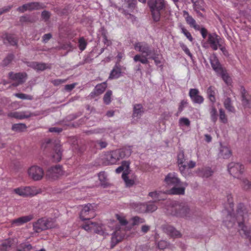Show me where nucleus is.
<instances>
[{"instance_id": "nucleus-55", "label": "nucleus", "mask_w": 251, "mask_h": 251, "mask_svg": "<svg viewBox=\"0 0 251 251\" xmlns=\"http://www.w3.org/2000/svg\"><path fill=\"white\" fill-rule=\"evenodd\" d=\"M132 224L134 225L139 224V223H143L144 222V220L138 217H134L132 218Z\"/></svg>"}, {"instance_id": "nucleus-26", "label": "nucleus", "mask_w": 251, "mask_h": 251, "mask_svg": "<svg viewBox=\"0 0 251 251\" xmlns=\"http://www.w3.org/2000/svg\"><path fill=\"white\" fill-rule=\"evenodd\" d=\"M33 228L36 232H39L41 231L47 229V226L45 224V218L39 219L33 224Z\"/></svg>"}, {"instance_id": "nucleus-4", "label": "nucleus", "mask_w": 251, "mask_h": 251, "mask_svg": "<svg viewBox=\"0 0 251 251\" xmlns=\"http://www.w3.org/2000/svg\"><path fill=\"white\" fill-rule=\"evenodd\" d=\"M148 4L153 21L156 22L159 21L161 17L160 11L166 9L167 3L165 0H149Z\"/></svg>"}, {"instance_id": "nucleus-5", "label": "nucleus", "mask_w": 251, "mask_h": 251, "mask_svg": "<svg viewBox=\"0 0 251 251\" xmlns=\"http://www.w3.org/2000/svg\"><path fill=\"white\" fill-rule=\"evenodd\" d=\"M167 211L168 214L181 218L187 217L190 213V210L187 205L176 202L168 207Z\"/></svg>"}, {"instance_id": "nucleus-21", "label": "nucleus", "mask_w": 251, "mask_h": 251, "mask_svg": "<svg viewBox=\"0 0 251 251\" xmlns=\"http://www.w3.org/2000/svg\"><path fill=\"white\" fill-rule=\"evenodd\" d=\"M163 230L167 234L173 238H178L181 235L179 231L170 225L164 226L163 227Z\"/></svg>"}, {"instance_id": "nucleus-54", "label": "nucleus", "mask_w": 251, "mask_h": 251, "mask_svg": "<svg viewBox=\"0 0 251 251\" xmlns=\"http://www.w3.org/2000/svg\"><path fill=\"white\" fill-rule=\"evenodd\" d=\"M179 45L181 49L185 52V53L190 57H192V54L190 51L189 49L187 48L183 43H179Z\"/></svg>"}, {"instance_id": "nucleus-7", "label": "nucleus", "mask_w": 251, "mask_h": 251, "mask_svg": "<svg viewBox=\"0 0 251 251\" xmlns=\"http://www.w3.org/2000/svg\"><path fill=\"white\" fill-rule=\"evenodd\" d=\"M116 225V222L113 220L111 221L109 223V226L114 230V231L112 234L111 248H113L116 245L121 241L125 237L126 234L125 230L122 229L119 226Z\"/></svg>"}, {"instance_id": "nucleus-32", "label": "nucleus", "mask_w": 251, "mask_h": 251, "mask_svg": "<svg viewBox=\"0 0 251 251\" xmlns=\"http://www.w3.org/2000/svg\"><path fill=\"white\" fill-rule=\"evenodd\" d=\"M225 108L229 112L235 113V110L234 106L232 105L231 99L227 97L223 101Z\"/></svg>"}, {"instance_id": "nucleus-57", "label": "nucleus", "mask_w": 251, "mask_h": 251, "mask_svg": "<svg viewBox=\"0 0 251 251\" xmlns=\"http://www.w3.org/2000/svg\"><path fill=\"white\" fill-rule=\"evenodd\" d=\"M193 6H194V8L195 9V10L196 11L197 13L198 14V16H200V17H202L203 16L202 14L200 12V10H204V7H201L199 8V7H198L197 6V4L196 2H194Z\"/></svg>"}, {"instance_id": "nucleus-64", "label": "nucleus", "mask_w": 251, "mask_h": 251, "mask_svg": "<svg viewBox=\"0 0 251 251\" xmlns=\"http://www.w3.org/2000/svg\"><path fill=\"white\" fill-rule=\"evenodd\" d=\"M218 48H219L221 50L225 55H226L227 53V51L226 50V48L225 46L223 45V41L220 44Z\"/></svg>"}, {"instance_id": "nucleus-23", "label": "nucleus", "mask_w": 251, "mask_h": 251, "mask_svg": "<svg viewBox=\"0 0 251 251\" xmlns=\"http://www.w3.org/2000/svg\"><path fill=\"white\" fill-rule=\"evenodd\" d=\"M210 62L213 69L216 73L217 75L225 69L222 67L217 57L216 56L213 55L211 56L210 58Z\"/></svg>"}, {"instance_id": "nucleus-34", "label": "nucleus", "mask_w": 251, "mask_h": 251, "mask_svg": "<svg viewBox=\"0 0 251 251\" xmlns=\"http://www.w3.org/2000/svg\"><path fill=\"white\" fill-rule=\"evenodd\" d=\"M166 193L162 192H152L149 193V196L154 199L155 201L164 200L165 198Z\"/></svg>"}, {"instance_id": "nucleus-28", "label": "nucleus", "mask_w": 251, "mask_h": 251, "mask_svg": "<svg viewBox=\"0 0 251 251\" xmlns=\"http://www.w3.org/2000/svg\"><path fill=\"white\" fill-rule=\"evenodd\" d=\"M232 155V152L230 149L226 146H221L219 155L223 158H229Z\"/></svg>"}, {"instance_id": "nucleus-38", "label": "nucleus", "mask_w": 251, "mask_h": 251, "mask_svg": "<svg viewBox=\"0 0 251 251\" xmlns=\"http://www.w3.org/2000/svg\"><path fill=\"white\" fill-rule=\"evenodd\" d=\"M185 192L184 187L176 188L175 186L168 191V193L172 195H183Z\"/></svg>"}, {"instance_id": "nucleus-12", "label": "nucleus", "mask_w": 251, "mask_h": 251, "mask_svg": "<svg viewBox=\"0 0 251 251\" xmlns=\"http://www.w3.org/2000/svg\"><path fill=\"white\" fill-rule=\"evenodd\" d=\"M18 243V240L16 238L0 241V251H7L11 248H15Z\"/></svg>"}, {"instance_id": "nucleus-20", "label": "nucleus", "mask_w": 251, "mask_h": 251, "mask_svg": "<svg viewBox=\"0 0 251 251\" xmlns=\"http://www.w3.org/2000/svg\"><path fill=\"white\" fill-rule=\"evenodd\" d=\"M185 159L183 151H180L177 155V163L179 170L183 176H186L185 171L187 169V166L185 163Z\"/></svg>"}, {"instance_id": "nucleus-27", "label": "nucleus", "mask_w": 251, "mask_h": 251, "mask_svg": "<svg viewBox=\"0 0 251 251\" xmlns=\"http://www.w3.org/2000/svg\"><path fill=\"white\" fill-rule=\"evenodd\" d=\"M62 151L61 146L57 145L54 149V152L52 155L53 161L54 162H59L62 158Z\"/></svg>"}, {"instance_id": "nucleus-50", "label": "nucleus", "mask_w": 251, "mask_h": 251, "mask_svg": "<svg viewBox=\"0 0 251 251\" xmlns=\"http://www.w3.org/2000/svg\"><path fill=\"white\" fill-rule=\"evenodd\" d=\"M28 10L31 11L35 9H38L41 8V5L38 2H30L27 3Z\"/></svg>"}, {"instance_id": "nucleus-53", "label": "nucleus", "mask_w": 251, "mask_h": 251, "mask_svg": "<svg viewBox=\"0 0 251 251\" xmlns=\"http://www.w3.org/2000/svg\"><path fill=\"white\" fill-rule=\"evenodd\" d=\"M87 43L84 38H80L78 41V46L79 49L82 51L86 48Z\"/></svg>"}, {"instance_id": "nucleus-51", "label": "nucleus", "mask_w": 251, "mask_h": 251, "mask_svg": "<svg viewBox=\"0 0 251 251\" xmlns=\"http://www.w3.org/2000/svg\"><path fill=\"white\" fill-rule=\"evenodd\" d=\"M116 217L122 226H125L127 224V221L123 215L117 214L116 215Z\"/></svg>"}, {"instance_id": "nucleus-6", "label": "nucleus", "mask_w": 251, "mask_h": 251, "mask_svg": "<svg viewBox=\"0 0 251 251\" xmlns=\"http://www.w3.org/2000/svg\"><path fill=\"white\" fill-rule=\"evenodd\" d=\"M13 192L23 197H32L41 194L42 190L34 186H21L13 189Z\"/></svg>"}, {"instance_id": "nucleus-29", "label": "nucleus", "mask_w": 251, "mask_h": 251, "mask_svg": "<svg viewBox=\"0 0 251 251\" xmlns=\"http://www.w3.org/2000/svg\"><path fill=\"white\" fill-rule=\"evenodd\" d=\"M30 66L37 71H44L46 69L50 68V66L44 63H39L37 62H32Z\"/></svg>"}, {"instance_id": "nucleus-17", "label": "nucleus", "mask_w": 251, "mask_h": 251, "mask_svg": "<svg viewBox=\"0 0 251 251\" xmlns=\"http://www.w3.org/2000/svg\"><path fill=\"white\" fill-rule=\"evenodd\" d=\"M189 96L194 103L201 104L204 101V98L200 95V91L198 89H190L189 90Z\"/></svg>"}, {"instance_id": "nucleus-59", "label": "nucleus", "mask_w": 251, "mask_h": 251, "mask_svg": "<svg viewBox=\"0 0 251 251\" xmlns=\"http://www.w3.org/2000/svg\"><path fill=\"white\" fill-rule=\"evenodd\" d=\"M188 102L186 100H182L180 102L179 107H178V111L181 112L183 110L185 106L187 104Z\"/></svg>"}, {"instance_id": "nucleus-63", "label": "nucleus", "mask_w": 251, "mask_h": 251, "mask_svg": "<svg viewBox=\"0 0 251 251\" xmlns=\"http://www.w3.org/2000/svg\"><path fill=\"white\" fill-rule=\"evenodd\" d=\"M76 85V83H74L71 84H67L65 86V89L67 91H70L72 90L75 86Z\"/></svg>"}, {"instance_id": "nucleus-40", "label": "nucleus", "mask_w": 251, "mask_h": 251, "mask_svg": "<svg viewBox=\"0 0 251 251\" xmlns=\"http://www.w3.org/2000/svg\"><path fill=\"white\" fill-rule=\"evenodd\" d=\"M100 184L103 187L107 186V175L104 172H101L98 174Z\"/></svg>"}, {"instance_id": "nucleus-37", "label": "nucleus", "mask_w": 251, "mask_h": 251, "mask_svg": "<svg viewBox=\"0 0 251 251\" xmlns=\"http://www.w3.org/2000/svg\"><path fill=\"white\" fill-rule=\"evenodd\" d=\"M143 113V108L141 104H137L134 105L133 116L134 117H138L141 116Z\"/></svg>"}, {"instance_id": "nucleus-1", "label": "nucleus", "mask_w": 251, "mask_h": 251, "mask_svg": "<svg viewBox=\"0 0 251 251\" xmlns=\"http://www.w3.org/2000/svg\"><path fill=\"white\" fill-rule=\"evenodd\" d=\"M131 152V149L129 147L118 149L105 154L104 160L108 165L115 164L120 159L129 156Z\"/></svg>"}, {"instance_id": "nucleus-24", "label": "nucleus", "mask_w": 251, "mask_h": 251, "mask_svg": "<svg viewBox=\"0 0 251 251\" xmlns=\"http://www.w3.org/2000/svg\"><path fill=\"white\" fill-rule=\"evenodd\" d=\"M183 16L185 17L187 23L191 27L194 28L196 30H199L200 29V25L197 24L196 21L189 14L188 12L184 11Z\"/></svg>"}, {"instance_id": "nucleus-3", "label": "nucleus", "mask_w": 251, "mask_h": 251, "mask_svg": "<svg viewBox=\"0 0 251 251\" xmlns=\"http://www.w3.org/2000/svg\"><path fill=\"white\" fill-rule=\"evenodd\" d=\"M134 49L137 51L141 52L143 55L139 54L135 55L133 57L134 62H140L142 64H146L149 63L147 56L151 54V50L150 46L145 42H138L134 44Z\"/></svg>"}, {"instance_id": "nucleus-31", "label": "nucleus", "mask_w": 251, "mask_h": 251, "mask_svg": "<svg viewBox=\"0 0 251 251\" xmlns=\"http://www.w3.org/2000/svg\"><path fill=\"white\" fill-rule=\"evenodd\" d=\"M129 162L127 161H124L122 163V165L116 169V172L119 174L124 171V172L129 173Z\"/></svg>"}, {"instance_id": "nucleus-52", "label": "nucleus", "mask_w": 251, "mask_h": 251, "mask_svg": "<svg viewBox=\"0 0 251 251\" xmlns=\"http://www.w3.org/2000/svg\"><path fill=\"white\" fill-rule=\"evenodd\" d=\"M112 93L111 91L108 90L105 94L103 97V101L105 104H108L111 102V97L112 95Z\"/></svg>"}, {"instance_id": "nucleus-13", "label": "nucleus", "mask_w": 251, "mask_h": 251, "mask_svg": "<svg viewBox=\"0 0 251 251\" xmlns=\"http://www.w3.org/2000/svg\"><path fill=\"white\" fill-rule=\"evenodd\" d=\"M9 77L14 82L13 85L17 86L25 81L26 74L24 73H14L11 72L9 74Z\"/></svg>"}, {"instance_id": "nucleus-41", "label": "nucleus", "mask_w": 251, "mask_h": 251, "mask_svg": "<svg viewBox=\"0 0 251 251\" xmlns=\"http://www.w3.org/2000/svg\"><path fill=\"white\" fill-rule=\"evenodd\" d=\"M121 71L120 68L115 67L111 71L109 78L110 79L117 78L120 76Z\"/></svg>"}, {"instance_id": "nucleus-62", "label": "nucleus", "mask_w": 251, "mask_h": 251, "mask_svg": "<svg viewBox=\"0 0 251 251\" xmlns=\"http://www.w3.org/2000/svg\"><path fill=\"white\" fill-rule=\"evenodd\" d=\"M17 10L18 11H19L21 13H23L26 11H27L28 7H27V3L23 5L22 6L19 7Z\"/></svg>"}, {"instance_id": "nucleus-43", "label": "nucleus", "mask_w": 251, "mask_h": 251, "mask_svg": "<svg viewBox=\"0 0 251 251\" xmlns=\"http://www.w3.org/2000/svg\"><path fill=\"white\" fill-rule=\"evenodd\" d=\"M128 173L123 172L122 174V178L124 180L125 184L127 187H130L134 183V181L132 179H130L127 176Z\"/></svg>"}, {"instance_id": "nucleus-16", "label": "nucleus", "mask_w": 251, "mask_h": 251, "mask_svg": "<svg viewBox=\"0 0 251 251\" xmlns=\"http://www.w3.org/2000/svg\"><path fill=\"white\" fill-rule=\"evenodd\" d=\"M222 41L223 40L217 34L213 33L208 34L207 42L214 50H218L220 44Z\"/></svg>"}, {"instance_id": "nucleus-46", "label": "nucleus", "mask_w": 251, "mask_h": 251, "mask_svg": "<svg viewBox=\"0 0 251 251\" xmlns=\"http://www.w3.org/2000/svg\"><path fill=\"white\" fill-rule=\"evenodd\" d=\"M180 29L181 33H182L185 36V37L189 40V41L192 42L194 40V39L190 32L183 26H180Z\"/></svg>"}, {"instance_id": "nucleus-33", "label": "nucleus", "mask_w": 251, "mask_h": 251, "mask_svg": "<svg viewBox=\"0 0 251 251\" xmlns=\"http://www.w3.org/2000/svg\"><path fill=\"white\" fill-rule=\"evenodd\" d=\"M221 76L224 82L228 85H230L231 84L232 80L231 77L229 76L228 74L226 72V71L224 69L221 72L217 75Z\"/></svg>"}, {"instance_id": "nucleus-10", "label": "nucleus", "mask_w": 251, "mask_h": 251, "mask_svg": "<svg viewBox=\"0 0 251 251\" xmlns=\"http://www.w3.org/2000/svg\"><path fill=\"white\" fill-rule=\"evenodd\" d=\"M94 207L92 204L88 203L82 206L80 213V218L82 221H88L95 217Z\"/></svg>"}, {"instance_id": "nucleus-19", "label": "nucleus", "mask_w": 251, "mask_h": 251, "mask_svg": "<svg viewBox=\"0 0 251 251\" xmlns=\"http://www.w3.org/2000/svg\"><path fill=\"white\" fill-rule=\"evenodd\" d=\"M165 182L168 185L177 186L180 184V181L175 173H169L165 178Z\"/></svg>"}, {"instance_id": "nucleus-25", "label": "nucleus", "mask_w": 251, "mask_h": 251, "mask_svg": "<svg viewBox=\"0 0 251 251\" xmlns=\"http://www.w3.org/2000/svg\"><path fill=\"white\" fill-rule=\"evenodd\" d=\"M32 218L33 216L31 215L25 216L12 220L11 222V224L12 225L19 226L30 221Z\"/></svg>"}, {"instance_id": "nucleus-48", "label": "nucleus", "mask_w": 251, "mask_h": 251, "mask_svg": "<svg viewBox=\"0 0 251 251\" xmlns=\"http://www.w3.org/2000/svg\"><path fill=\"white\" fill-rule=\"evenodd\" d=\"M212 172L210 169H204L199 174L203 177H208L212 175Z\"/></svg>"}, {"instance_id": "nucleus-60", "label": "nucleus", "mask_w": 251, "mask_h": 251, "mask_svg": "<svg viewBox=\"0 0 251 251\" xmlns=\"http://www.w3.org/2000/svg\"><path fill=\"white\" fill-rule=\"evenodd\" d=\"M251 185V183L248 180L246 179L242 180V185L245 189L247 190L250 189Z\"/></svg>"}, {"instance_id": "nucleus-61", "label": "nucleus", "mask_w": 251, "mask_h": 251, "mask_svg": "<svg viewBox=\"0 0 251 251\" xmlns=\"http://www.w3.org/2000/svg\"><path fill=\"white\" fill-rule=\"evenodd\" d=\"M227 201L228 202L229 207L232 209L233 207V197L231 194H228L227 195Z\"/></svg>"}, {"instance_id": "nucleus-35", "label": "nucleus", "mask_w": 251, "mask_h": 251, "mask_svg": "<svg viewBox=\"0 0 251 251\" xmlns=\"http://www.w3.org/2000/svg\"><path fill=\"white\" fill-rule=\"evenodd\" d=\"M3 38V42L5 44L9 43L11 45H15L17 44V40L12 35L5 34Z\"/></svg>"}, {"instance_id": "nucleus-56", "label": "nucleus", "mask_w": 251, "mask_h": 251, "mask_svg": "<svg viewBox=\"0 0 251 251\" xmlns=\"http://www.w3.org/2000/svg\"><path fill=\"white\" fill-rule=\"evenodd\" d=\"M168 243L165 240H161L158 243V247L160 249L163 250L168 246Z\"/></svg>"}, {"instance_id": "nucleus-2", "label": "nucleus", "mask_w": 251, "mask_h": 251, "mask_svg": "<svg viewBox=\"0 0 251 251\" xmlns=\"http://www.w3.org/2000/svg\"><path fill=\"white\" fill-rule=\"evenodd\" d=\"M236 214V219L238 226L239 227V230L241 235H244L245 237L250 240L251 239V228H249L247 226L245 225L248 217L247 213L243 205H240Z\"/></svg>"}, {"instance_id": "nucleus-15", "label": "nucleus", "mask_w": 251, "mask_h": 251, "mask_svg": "<svg viewBox=\"0 0 251 251\" xmlns=\"http://www.w3.org/2000/svg\"><path fill=\"white\" fill-rule=\"evenodd\" d=\"M63 174L62 168L60 165L51 167L47 171V176L51 179H56Z\"/></svg>"}, {"instance_id": "nucleus-47", "label": "nucleus", "mask_w": 251, "mask_h": 251, "mask_svg": "<svg viewBox=\"0 0 251 251\" xmlns=\"http://www.w3.org/2000/svg\"><path fill=\"white\" fill-rule=\"evenodd\" d=\"M14 96L22 100H32L33 99L32 96L24 93H15Z\"/></svg>"}, {"instance_id": "nucleus-14", "label": "nucleus", "mask_w": 251, "mask_h": 251, "mask_svg": "<svg viewBox=\"0 0 251 251\" xmlns=\"http://www.w3.org/2000/svg\"><path fill=\"white\" fill-rule=\"evenodd\" d=\"M36 115V114L32 113L29 111L11 112L8 113L7 114L8 117L14 118L19 120L27 119Z\"/></svg>"}, {"instance_id": "nucleus-45", "label": "nucleus", "mask_w": 251, "mask_h": 251, "mask_svg": "<svg viewBox=\"0 0 251 251\" xmlns=\"http://www.w3.org/2000/svg\"><path fill=\"white\" fill-rule=\"evenodd\" d=\"M219 119L220 122L223 124H226L228 121L225 112L222 108L219 109Z\"/></svg>"}, {"instance_id": "nucleus-30", "label": "nucleus", "mask_w": 251, "mask_h": 251, "mask_svg": "<svg viewBox=\"0 0 251 251\" xmlns=\"http://www.w3.org/2000/svg\"><path fill=\"white\" fill-rule=\"evenodd\" d=\"M27 126L25 124L19 123L13 124L12 126V130L17 132H22L25 131Z\"/></svg>"}, {"instance_id": "nucleus-39", "label": "nucleus", "mask_w": 251, "mask_h": 251, "mask_svg": "<svg viewBox=\"0 0 251 251\" xmlns=\"http://www.w3.org/2000/svg\"><path fill=\"white\" fill-rule=\"evenodd\" d=\"M107 85L105 82L98 84L95 88V93L99 95L102 94L106 89Z\"/></svg>"}, {"instance_id": "nucleus-36", "label": "nucleus", "mask_w": 251, "mask_h": 251, "mask_svg": "<svg viewBox=\"0 0 251 251\" xmlns=\"http://www.w3.org/2000/svg\"><path fill=\"white\" fill-rule=\"evenodd\" d=\"M15 248H16L17 251H30L32 249V246L28 243H21L19 245H17Z\"/></svg>"}, {"instance_id": "nucleus-9", "label": "nucleus", "mask_w": 251, "mask_h": 251, "mask_svg": "<svg viewBox=\"0 0 251 251\" xmlns=\"http://www.w3.org/2000/svg\"><path fill=\"white\" fill-rule=\"evenodd\" d=\"M26 173L28 177L34 181L42 180L45 176L43 168L37 165H33L28 167Z\"/></svg>"}, {"instance_id": "nucleus-22", "label": "nucleus", "mask_w": 251, "mask_h": 251, "mask_svg": "<svg viewBox=\"0 0 251 251\" xmlns=\"http://www.w3.org/2000/svg\"><path fill=\"white\" fill-rule=\"evenodd\" d=\"M217 92V89L213 86H210L206 89L207 98L212 104H214L216 101V96Z\"/></svg>"}, {"instance_id": "nucleus-58", "label": "nucleus", "mask_w": 251, "mask_h": 251, "mask_svg": "<svg viewBox=\"0 0 251 251\" xmlns=\"http://www.w3.org/2000/svg\"><path fill=\"white\" fill-rule=\"evenodd\" d=\"M158 55H153L151 57V58L154 60V63L155 64V65L156 66H162V65H161V60L159 59L158 57Z\"/></svg>"}, {"instance_id": "nucleus-42", "label": "nucleus", "mask_w": 251, "mask_h": 251, "mask_svg": "<svg viewBox=\"0 0 251 251\" xmlns=\"http://www.w3.org/2000/svg\"><path fill=\"white\" fill-rule=\"evenodd\" d=\"M213 105L214 104H212V105L211 106L210 109V114L212 121L215 123L217 121L218 115L217 109Z\"/></svg>"}, {"instance_id": "nucleus-8", "label": "nucleus", "mask_w": 251, "mask_h": 251, "mask_svg": "<svg viewBox=\"0 0 251 251\" xmlns=\"http://www.w3.org/2000/svg\"><path fill=\"white\" fill-rule=\"evenodd\" d=\"M87 222L82 226V228L87 232L94 231L96 233L105 236L108 235L103 225L101 223Z\"/></svg>"}, {"instance_id": "nucleus-11", "label": "nucleus", "mask_w": 251, "mask_h": 251, "mask_svg": "<svg viewBox=\"0 0 251 251\" xmlns=\"http://www.w3.org/2000/svg\"><path fill=\"white\" fill-rule=\"evenodd\" d=\"M228 171L234 177L240 178L244 171V167L239 163L231 162L228 165Z\"/></svg>"}, {"instance_id": "nucleus-18", "label": "nucleus", "mask_w": 251, "mask_h": 251, "mask_svg": "<svg viewBox=\"0 0 251 251\" xmlns=\"http://www.w3.org/2000/svg\"><path fill=\"white\" fill-rule=\"evenodd\" d=\"M157 209V206L153 203L150 202L147 204H140L137 207L136 210L140 213L152 212Z\"/></svg>"}, {"instance_id": "nucleus-49", "label": "nucleus", "mask_w": 251, "mask_h": 251, "mask_svg": "<svg viewBox=\"0 0 251 251\" xmlns=\"http://www.w3.org/2000/svg\"><path fill=\"white\" fill-rule=\"evenodd\" d=\"M178 124L179 126H189L190 125V121L187 118L182 117L179 119Z\"/></svg>"}, {"instance_id": "nucleus-44", "label": "nucleus", "mask_w": 251, "mask_h": 251, "mask_svg": "<svg viewBox=\"0 0 251 251\" xmlns=\"http://www.w3.org/2000/svg\"><path fill=\"white\" fill-rule=\"evenodd\" d=\"M45 224L47 226V229L56 226L55 220L51 218H45Z\"/></svg>"}]
</instances>
